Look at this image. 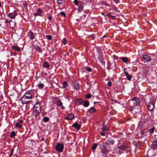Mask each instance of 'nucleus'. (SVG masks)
Wrapping results in <instances>:
<instances>
[{
    "label": "nucleus",
    "instance_id": "obj_1",
    "mask_svg": "<svg viewBox=\"0 0 157 157\" xmlns=\"http://www.w3.org/2000/svg\"><path fill=\"white\" fill-rule=\"evenodd\" d=\"M42 105L38 101H36L33 106V112L36 118L39 116L42 111Z\"/></svg>",
    "mask_w": 157,
    "mask_h": 157
},
{
    "label": "nucleus",
    "instance_id": "obj_2",
    "mask_svg": "<svg viewBox=\"0 0 157 157\" xmlns=\"http://www.w3.org/2000/svg\"><path fill=\"white\" fill-rule=\"evenodd\" d=\"M32 98L31 94L27 92L21 97V100L22 104H27L30 102Z\"/></svg>",
    "mask_w": 157,
    "mask_h": 157
},
{
    "label": "nucleus",
    "instance_id": "obj_3",
    "mask_svg": "<svg viewBox=\"0 0 157 157\" xmlns=\"http://www.w3.org/2000/svg\"><path fill=\"white\" fill-rule=\"evenodd\" d=\"M64 148V145L63 144L57 143L55 147L56 150L59 152H63Z\"/></svg>",
    "mask_w": 157,
    "mask_h": 157
},
{
    "label": "nucleus",
    "instance_id": "obj_4",
    "mask_svg": "<svg viewBox=\"0 0 157 157\" xmlns=\"http://www.w3.org/2000/svg\"><path fill=\"white\" fill-rule=\"evenodd\" d=\"M132 105L134 106H135L137 105H140V102L139 99L136 97H134L132 99Z\"/></svg>",
    "mask_w": 157,
    "mask_h": 157
},
{
    "label": "nucleus",
    "instance_id": "obj_5",
    "mask_svg": "<svg viewBox=\"0 0 157 157\" xmlns=\"http://www.w3.org/2000/svg\"><path fill=\"white\" fill-rule=\"evenodd\" d=\"M147 107L149 110L151 112L153 111L155 108L154 104L151 102H149L147 104Z\"/></svg>",
    "mask_w": 157,
    "mask_h": 157
},
{
    "label": "nucleus",
    "instance_id": "obj_6",
    "mask_svg": "<svg viewBox=\"0 0 157 157\" xmlns=\"http://www.w3.org/2000/svg\"><path fill=\"white\" fill-rule=\"evenodd\" d=\"M115 141L112 139H109L106 141L105 144H106L107 147H109L111 146L114 144Z\"/></svg>",
    "mask_w": 157,
    "mask_h": 157
},
{
    "label": "nucleus",
    "instance_id": "obj_7",
    "mask_svg": "<svg viewBox=\"0 0 157 157\" xmlns=\"http://www.w3.org/2000/svg\"><path fill=\"white\" fill-rule=\"evenodd\" d=\"M75 118V116L73 113H70L67 115L65 117V119L67 120H72Z\"/></svg>",
    "mask_w": 157,
    "mask_h": 157
},
{
    "label": "nucleus",
    "instance_id": "obj_8",
    "mask_svg": "<svg viewBox=\"0 0 157 157\" xmlns=\"http://www.w3.org/2000/svg\"><path fill=\"white\" fill-rule=\"evenodd\" d=\"M143 58L145 61L148 62L150 61L151 60V57L148 55H145L143 56Z\"/></svg>",
    "mask_w": 157,
    "mask_h": 157
},
{
    "label": "nucleus",
    "instance_id": "obj_9",
    "mask_svg": "<svg viewBox=\"0 0 157 157\" xmlns=\"http://www.w3.org/2000/svg\"><path fill=\"white\" fill-rule=\"evenodd\" d=\"M7 15L8 17H9L11 19H13L17 15V14L15 11L14 10L13 12L10 13Z\"/></svg>",
    "mask_w": 157,
    "mask_h": 157
},
{
    "label": "nucleus",
    "instance_id": "obj_10",
    "mask_svg": "<svg viewBox=\"0 0 157 157\" xmlns=\"http://www.w3.org/2000/svg\"><path fill=\"white\" fill-rule=\"evenodd\" d=\"M56 104L59 107H61L62 109H64L65 107L63 106V104L59 100H56L55 101Z\"/></svg>",
    "mask_w": 157,
    "mask_h": 157
},
{
    "label": "nucleus",
    "instance_id": "obj_11",
    "mask_svg": "<svg viewBox=\"0 0 157 157\" xmlns=\"http://www.w3.org/2000/svg\"><path fill=\"white\" fill-rule=\"evenodd\" d=\"M120 59L121 60H122L123 62L125 63H127L129 61V60H128V58L126 57H120Z\"/></svg>",
    "mask_w": 157,
    "mask_h": 157
},
{
    "label": "nucleus",
    "instance_id": "obj_12",
    "mask_svg": "<svg viewBox=\"0 0 157 157\" xmlns=\"http://www.w3.org/2000/svg\"><path fill=\"white\" fill-rule=\"evenodd\" d=\"M72 127L78 130L80 128L81 126L77 123H74L72 125Z\"/></svg>",
    "mask_w": 157,
    "mask_h": 157
},
{
    "label": "nucleus",
    "instance_id": "obj_13",
    "mask_svg": "<svg viewBox=\"0 0 157 157\" xmlns=\"http://www.w3.org/2000/svg\"><path fill=\"white\" fill-rule=\"evenodd\" d=\"M83 4L81 2H80L78 5V10L79 12H81L82 10H83Z\"/></svg>",
    "mask_w": 157,
    "mask_h": 157
},
{
    "label": "nucleus",
    "instance_id": "obj_14",
    "mask_svg": "<svg viewBox=\"0 0 157 157\" xmlns=\"http://www.w3.org/2000/svg\"><path fill=\"white\" fill-rule=\"evenodd\" d=\"M157 147V140L154 141L152 144L151 147L153 149H155Z\"/></svg>",
    "mask_w": 157,
    "mask_h": 157
},
{
    "label": "nucleus",
    "instance_id": "obj_15",
    "mask_svg": "<svg viewBox=\"0 0 157 157\" xmlns=\"http://www.w3.org/2000/svg\"><path fill=\"white\" fill-rule=\"evenodd\" d=\"M124 73L127 79L129 81H131V78L132 77V76L130 75L127 72L124 71Z\"/></svg>",
    "mask_w": 157,
    "mask_h": 157
},
{
    "label": "nucleus",
    "instance_id": "obj_16",
    "mask_svg": "<svg viewBox=\"0 0 157 157\" xmlns=\"http://www.w3.org/2000/svg\"><path fill=\"white\" fill-rule=\"evenodd\" d=\"M73 87L76 90H78L79 89V84L78 83H75L73 85Z\"/></svg>",
    "mask_w": 157,
    "mask_h": 157
},
{
    "label": "nucleus",
    "instance_id": "obj_17",
    "mask_svg": "<svg viewBox=\"0 0 157 157\" xmlns=\"http://www.w3.org/2000/svg\"><path fill=\"white\" fill-rule=\"evenodd\" d=\"M22 121L20 120L17 123L15 124L16 127L20 128L21 127V124L23 123Z\"/></svg>",
    "mask_w": 157,
    "mask_h": 157
},
{
    "label": "nucleus",
    "instance_id": "obj_18",
    "mask_svg": "<svg viewBox=\"0 0 157 157\" xmlns=\"http://www.w3.org/2000/svg\"><path fill=\"white\" fill-rule=\"evenodd\" d=\"M99 148L101 149H105L107 147V146L106 144H105V143H102V144H99Z\"/></svg>",
    "mask_w": 157,
    "mask_h": 157
},
{
    "label": "nucleus",
    "instance_id": "obj_19",
    "mask_svg": "<svg viewBox=\"0 0 157 157\" xmlns=\"http://www.w3.org/2000/svg\"><path fill=\"white\" fill-rule=\"evenodd\" d=\"M34 48L35 50H36L38 51L40 53L42 52V50L40 46L38 45L34 47Z\"/></svg>",
    "mask_w": 157,
    "mask_h": 157
},
{
    "label": "nucleus",
    "instance_id": "obj_20",
    "mask_svg": "<svg viewBox=\"0 0 157 157\" xmlns=\"http://www.w3.org/2000/svg\"><path fill=\"white\" fill-rule=\"evenodd\" d=\"M113 57L114 60H116L117 62H121L120 57H119L118 56L115 55H113Z\"/></svg>",
    "mask_w": 157,
    "mask_h": 157
},
{
    "label": "nucleus",
    "instance_id": "obj_21",
    "mask_svg": "<svg viewBox=\"0 0 157 157\" xmlns=\"http://www.w3.org/2000/svg\"><path fill=\"white\" fill-rule=\"evenodd\" d=\"M89 105V103L88 100H85L83 102V105L85 107H88Z\"/></svg>",
    "mask_w": 157,
    "mask_h": 157
},
{
    "label": "nucleus",
    "instance_id": "obj_22",
    "mask_svg": "<svg viewBox=\"0 0 157 157\" xmlns=\"http://www.w3.org/2000/svg\"><path fill=\"white\" fill-rule=\"evenodd\" d=\"M102 129L103 131L107 132L109 131V129L106 126L103 125L102 127Z\"/></svg>",
    "mask_w": 157,
    "mask_h": 157
},
{
    "label": "nucleus",
    "instance_id": "obj_23",
    "mask_svg": "<svg viewBox=\"0 0 157 157\" xmlns=\"http://www.w3.org/2000/svg\"><path fill=\"white\" fill-rule=\"evenodd\" d=\"M43 66L44 68H47L48 67L50 66V65L48 62H45L43 64Z\"/></svg>",
    "mask_w": 157,
    "mask_h": 157
},
{
    "label": "nucleus",
    "instance_id": "obj_24",
    "mask_svg": "<svg viewBox=\"0 0 157 157\" xmlns=\"http://www.w3.org/2000/svg\"><path fill=\"white\" fill-rule=\"evenodd\" d=\"M37 86L40 89H41L43 88L44 86V85L42 83H40L38 84Z\"/></svg>",
    "mask_w": 157,
    "mask_h": 157
},
{
    "label": "nucleus",
    "instance_id": "obj_25",
    "mask_svg": "<svg viewBox=\"0 0 157 157\" xmlns=\"http://www.w3.org/2000/svg\"><path fill=\"white\" fill-rule=\"evenodd\" d=\"M82 102V100L80 99H77L75 101L76 103L78 105L81 104Z\"/></svg>",
    "mask_w": 157,
    "mask_h": 157
},
{
    "label": "nucleus",
    "instance_id": "obj_26",
    "mask_svg": "<svg viewBox=\"0 0 157 157\" xmlns=\"http://www.w3.org/2000/svg\"><path fill=\"white\" fill-rule=\"evenodd\" d=\"M12 48L18 52L20 50V48L17 46H12Z\"/></svg>",
    "mask_w": 157,
    "mask_h": 157
},
{
    "label": "nucleus",
    "instance_id": "obj_27",
    "mask_svg": "<svg viewBox=\"0 0 157 157\" xmlns=\"http://www.w3.org/2000/svg\"><path fill=\"white\" fill-rule=\"evenodd\" d=\"M63 86L62 88H65L68 86V83L66 81H64L62 83Z\"/></svg>",
    "mask_w": 157,
    "mask_h": 157
},
{
    "label": "nucleus",
    "instance_id": "obj_28",
    "mask_svg": "<svg viewBox=\"0 0 157 157\" xmlns=\"http://www.w3.org/2000/svg\"><path fill=\"white\" fill-rule=\"evenodd\" d=\"M95 111V109L93 107H91L89 109V112L90 113H94Z\"/></svg>",
    "mask_w": 157,
    "mask_h": 157
},
{
    "label": "nucleus",
    "instance_id": "obj_29",
    "mask_svg": "<svg viewBox=\"0 0 157 157\" xmlns=\"http://www.w3.org/2000/svg\"><path fill=\"white\" fill-rule=\"evenodd\" d=\"M101 152L103 154H105L108 152V150L106 148L101 149Z\"/></svg>",
    "mask_w": 157,
    "mask_h": 157
},
{
    "label": "nucleus",
    "instance_id": "obj_30",
    "mask_svg": "<svg viewBox=\"0 0 157 157\" xmlns=\"http://www.w3.org/2000/svg\"><path fill=\"white\" fill-rule=\"evenodd\" d=\"M30 38L31 39H33L34 38V35L33 33L31 31H29Z\"/></svg>",
    "mask_w": 157,
    "mask_h": 157
},
{
    "label": "nucleus",
    "instance_id": "obj_31",
    "mask_svg": "<svg viewBox=\"0 0 157 157\" xmlns=\"http://www.w3.org/2000/svg\"><path fill=\"white\" fill-rule=\"evenodd\" d=\"M155 128L154 127H153L151 128L149 130L148 132L150 134H152L154 131Z\"/></svg>",
    "mask_w": 157,
    "mask_h": 157
},
{
    "label": "nucleus",
    "instance_id": "obj_32",
    "mask_svg": "<svg viewBox=\"0 0 157 157\" xmlns=\"http://www.w3.org/2000/svg\"><path fill=\"white\" fill-rule=\"evenodd\" d=\"M49 120V118L47 117H44L43 119V121L45 122H48Z\"/></svg>",
    "mask_w": 157,
    "mask_h": 157
},
{
    "label": "nucleus",
    "instance_id": "obj_33",
    "mask_svg": "<svg viewBox=\"0 0 157 157\" xmlns=\"http://www.w3.org/2000/svg\"><path fill=\"white\" fill-rule=\"evenodd\" d=\"M15 135V132L14 131H13L11 132L10 134V137L11 138H14V136Z\"/></svg>",
    "mask_w": 157,
    "mask_h": 157
},
{
    "label": "nucleus",
    "instance_id": "obj_34",
    "mask_svg": "<svg viewBox=\"0 0 157 157\" xmlns=\"http://www.w3.org/2000/svg\"><path fill=\"white\" fill-rule=\"evenodd\" d=\"M97 144L96 143H94L93 144L92 147V150H95L97 148Z\"/></svg>",
    "mask_w": 157,
    "mask_h": 157
},
{
    "label": "nucleus",
    "instance_id": "obj_35",
    "mask_svg": "<svg viewBox=\"0 0 157 157\" xmlns=\"http://www.w3.org/2000/svg\"><path fill=\"white\" fill-rule=\"evenodd\" d=\"M46 37L48 40H51L52 39V37L50 35H47L46 36Z\"/></svg>",
    "mask_w": 157,
    "mask_h": 157
},
{
    "label": "nucleus",
    "instance_id": "obj_36",
    "mask_svg": "<svg viewBox=\"0 0 157 157\" xmlns=\"http://www.w3.org/2000/svg\"><path fill=\"white\" fill-rule=\"evenodd\" d=\"M62 42L64 45L66 44L67 43V40L65 38H63L62 40Z\"/></svg>",
    "mask_w": 157,
    "mask_h": 157
},
{
    "label": "nucleus",
    "instance_id": "obj_37",
    "mask_svg": "<svg viewBox=\"0 0 157 157\" xmlns=\"http://www.w3.org/2000/svg\"><path fill=\"white\" fill-rule=\"evenodd\" d=\"M74 2L77 6H78L79 5V3L78 1L77 0H74Z\"/></svg>",
    "mask_w": 157,
    "mask_h": 157
},
{
    "label": "nucleus",
    "instance_id": "obj_38",
    "mask_svg": "<svg viewBox=\"0 0 157 157\" xmlns=\"http://www.w3.org/2000/svg\"><path fill=\"white\" fill-rule=\"evenodd\" d=\"M91 95L90 94H88L86 95V97L87 98H91Z\"/></svg>",
    "mask_w": 157,
    "mask_h": 157
},
{
    "label": "nucleus",
    "instance_id": "obj_39",
    "mask_svg": "<svg viewBox=\"0 0 157 157\" xmlns=\"http://www.w3.org/2000/svg\"><path fill=\"white\" fill-rule=\"evenodd\" d=\"M60 14L61 15H62L64 17H65L66 15V14H65V13L63 12V11H62V12H61L60 13Z\"/></svg>",
    "mask_w": 157,
    "mask_h": 157
},
{
    "label": "nucleus",
    "instance_id": "obj_40",
    "mask_svg": "<svg viewBox=\"0 0 157 157\" xmlns=\"http://www.w3.org/2000/svg\"><path fill=\"white\" fill-rule=\"evenodd\" d=\"M115 67V63H112V64H111V66L110 67V69H111L112 68H114Z\"/></svg>",
    "mask_w": 157,
    "mask_h": 157
},
{
    "label": "nucleus",
    "instance_id": "obj_41",
    "mask_svg": "<svg viewBox=\"0 0 157 157\" xmlns=\"http://www.w3.org/2000/svg\"><path fill=\"white\" fill-rule=\"evenodd\" d=\"M57 3L58 4H61L63 3V0H57Z\"/></svg>",
    "mask_w": 157,
    "mask_h": 157
},
{
    "label": "nucleus",
    "instance_id": "obj_42",
    "mask_svg": "<svg viewBox=\"0 0 157 157\" xmlns=\"http://www.w3.org/2000/svg\"><path fill=\"white\" fill-rule=\"evenodd\" d=\"M37 13H41L42 12L41 9L40 8L38 9L36 11Z\"/></svg>",
    "mask_w": 157,
    "mask_h": 157
},
{
    "label": "nucleus",
    "instance_id": "obj_43",
    "mask_svg": "<svg viewBox=\"0 0 157 157\" xmlns=\"http://www.w3.org/2000/svg\"><path fill=\"white\" fill-rule=\"evenodd\" d=\"M34 15L36 17L37 16H40V14L39 13H35L34 14Z\"/></svg>",
    "mask_w": 157,
    "mask_h": 157
},
{
    "label": "nucleus",
    "instance_id": "obj_44",
    "mask_svg": "<svg viewBox=\"0 0 157 157\" xmlns=\"http://www.w3.org/2000/svg\"><path fill=\"white\" fill-rule=\"evenodd\" d=\"M107 85L109 87H110L112 85V83L111 82L109 81L107 83Z\"/></svg>",
    "mask_w": 157,
    "mask_h": 157
},
{
    "label": "nucleus",
    "instance_id": "obj_45",
    "mask_svg": "<svg viewBox=\"0 0 157 157\" xmlns=\"http://www.w3.org/2000/svg\"><path fill=\"white\" fill-rule=\"evenodd\" d=\"M11 21V20H9L8 19H6L5 20V23H8L10 22Z\"/></svg>",
    "mask_w": 157,
    "mask_h": 157
},
{
    "label": "nucleus",
    "instance_id": "obj_46",
    "mask_svg": "<svg viewBox=\"0 0 157 157\" xmlns=\"http://www.w3.org/2000/svg\"><path fill=\"white\" fill-rule=\"evenodd\" d=\"M100 134L102 136H105V132H100Z\"/></svg>",
    "mask_w": 157,
    "mask_h": 157
},
{
    "label": "nucleus",
    "instance_id": "obj_47",
    "mask_svg": "<svg viewBox=\"0 0 157 157\" xmlns=\"http://www.w3.org/2000/svg\"><path fill=\"white\" fill-rule=\"evenodd\" d=\"M107 16L108 17H111V16H112V15H111V13H108L107 15Z\"/></svg>",
    "mask_w": 157,
    "mask_h": 157
},
{
    "label": "nucleus",
    "instance_id": "obj_48",
    "mask_svg": "<svg viewBox=\"0 0 157 157\" xmlns=\"http://www.w3.org/2000/svg\"><path fill=\"white\" fill-rule=\"evenodd\" d=\"M48 18L49 20H51L52 19V17L50 15H48Z\"/></svg>",
    "mask_w": 157,
    "mask_h": 157
},
{
    "label": "nucleus",
    "instance_id": "obj_49",
    "mask_svg": "<svg viewBox=\"0 0 157 157\" xmlns=\"http://www.w3.org/2000/svg\"><path fill=\"white\" fill-rule=\"evenodd\" d=\"M90 37L91 38V39H92L93 40H94V36L93 35H91Z\"/></svg>",
    "mask_w": 157,
    "mask_h": 157
},
{
    "label": "nucleus",
    "instance_id": "obj_50",
    "mask_svg": "<svg viewBox=\"0 0 157 157\" xmlns=\"http://www.w3.org/2000/svg\"><path fill=\"white\" fill-rule=\"evenodd\" d=\"M23 5L25 7H26L27 6V4L26 3H24L23 4Z\"/></svg>",
    "mask_w": 157,
    "mask_h": 157
},
{
    "label": "nucleus",
    "instance_id": "obj_51",
    "mask_svg": "<svg viewBox=\"0 0 157 157\" xmlns=\"http://www.w3.org/2000/svg\"><path fill=\"white\" fill-rule=\"evenodd\" d=\"M114 2L116 3H118L119 2V0H113Z\"/></svg>",
    "mask_w": 157,
    "mask_h": 157
},
{
    "label": "nucleus",
    "instance_id": "obj_52",
    "mask_svg": "<svg viewBox=\"0 0 157 157\" xmlns=\"http://www.w3.org/2000/svg\"><path fill=\"white\" fill-rule=\"evenodd\" d=\"M111 18H112L113 19H115V16H113V15H112L111 16Z\"/></svg>",
    "mask_w": 157,
    "mask_h": 157
},
{
    "label": "nucleus",
    "instance_id": "obj_53",
    "mask_svg": "<svg viewBox=\"0 0 157 157\" xmlns=\"http://www.w3.org/2000/svg\"><path fill=\"white\" fill-rule=\"evenodd\" d=\"M133 110V108H131L129 109V111H130L131 112H132Z\"/></svg>",
    "mask_w": 157,
    "mask_h": 157
},
{
    "label": "nucleus",
    "instance_id": "obj_54",
    "mask_svg": "<svg viewBox=\"0 0 157 157\" xmlns=\"http://www.w3.org/2000/svg\"><path fill=\"white\" fill-rule=\"evenodd\" d=\"M140 133L142 135H144V131H141L140 132Z\"/></svg>",
    "mask_w": 157,
    "mask_h": 157
},
{
    "label": "nucleus",
    "instance_id": "obj_55",
    "mask_svg": "<svg viewBox=\"0 0 157 157\" xmlns=\"http://www.w3.org/2000/svg\"><path fill=\"white\" fill-rule=\"evenodd\" d=\"M13 151H14V149H12L10 153L13 154Z\"/></svg>",
    "mask_w": 157,
    "mask_h": 157
},
{
    "label": "nucleus",
    "instance_id": "obj_56",
    "mask_svg": "<svg viewBox=\"0 0 157 157\" xmlns=\"http://www.w3.org/2000/svg\"><path fill=\"white\" fill-rule=\"evenodd\" d=\"M87 71L88 72H91V70L92 69H86Z\"/></svg>",
    "mask_w": 157,
    "mask_h": 157
},
{
    "label": "nucleus",
    "instance_id": "obj_57",
    "mask_svg": "<svg viewBox=\"0 0 157 157\" xmlns=\"http://www.w3.org/2000/svg\"><path fill=\"white\" fill-rule=\"evenodd\" d=\"M85 69H91L90 67H87L86 68H85Z\"/></svg>",
    "mask_w": 157,
    "mask_h": 157
},
{
    "label": "nucleus",
    "instance_id": "obj_58",
    "mask_svg": "<svg viewBox=\"0 0 157 157\" xmlns=\"http://www.w3.org/2000/svg\"><path fill=\"white\" fill-rule=\"evenodd\" d=\"M13 154L10 153V157Z\"/></svg>",
    "mask_w": 157,
    "mask_h": 157
},
{
    "label": "nucleus",
    "instance_id": "obj_59",
    "mask_svg": "<svg viewBox=\"0 0 157 157\" xmlns=\"http://www.w3.org/2000/svg\"><path fill=\"white\" fill-rule=\"evenodd\" d=\"M122 146L121 145V146H120L119 147V148H122Z\"/></svg>",
    "mask_w": 157,
    "mask_h": 157
},
{
    "label": "nucleus",
    "instance_id": "obj_60",
    "mask_svg": "<svg viewBox=\"0 0 157 157\" xmlns=\"http://www.w3.org/2000/svg\"><path fill=\"white\" fill-rule=\"evenodd\" d=\"M146 140V139H145L144 140H143V141L144 142L145 141V140Z\"/></svg>",
    "mask_w": 157,
    "mask_h": 157
},
{
    "label": "nucleus",
    "instance_id": "obj_61",
    "mask_svg": "<svg viewBox=\"0 0 157 157\" xmlns=\"http://www.w3.org/2000/svg\"><path fill=\"white\" fill-rule=\"evenodd\" d=\"M97 103V102H94V104H95V103Z\"/></svg>",
    "mask_w": 157,
    "mask_h": 157
},
{
    "label": "nucleus",
    "instance_id": "obj_62",
    "mask_svg": "<svg viewBox=\"0 0 157 157\" xmlns=\"http://www.w3.org/2000/svg\"><path fill=\"white\" fill-rule=\"evenodd\" d=\"M142 137V136L141 137V139Z\"/></svg>",
    "mask_w": 157,
    "mask_h": 157
},
{
    "label": "nucleus",
    "instance_id": "obj_63",
    "mask_svg": "<svg viewBox=\"0 0 157 157\" xmlns=\"http://www.w3.org/2000/svg\"><path fill=\"white\" fill-rule=\"evenodd\" d=\"M102 14H103V13H102Z\"/></svg>",
    "mask_w": 157,
    "mask_h": 157
},
{
    "label": "nucleus",
    "instance_id": "obj_64",
    "mask_svg": "<svg viewBox=\"0 0 157 157\" xmlns=\"http://www.w3.org/2000/svg\"><path fill=\"white\" fill-rule=\"evenodd\" d=\"M79 70H78V72H79Z\"/></svg>",
    "mask_w": 157,
    "mask_h": 157
}]
</instances>
